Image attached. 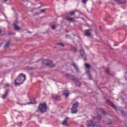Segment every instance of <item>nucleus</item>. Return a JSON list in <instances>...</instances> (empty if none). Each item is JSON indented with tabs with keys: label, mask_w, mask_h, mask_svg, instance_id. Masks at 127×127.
Returning <instances> with one entry per match:
<instances>
[{
	"label": "nucleus",
	"mask_w": 127,
	"mask_h": 127,
	"mask_svg": "<svg viewBox=\"0 0 127 127\" xmlns=\"http://www.w3.org/2000/svg\"><path fill=\"white\" fill-rule=\"evenodd\" d=\"M26 80V76L25 75L20 73L17 78L15 80L14 84L15 86H20L21 84H23L24 81Z\"/></svg>",
	"instance_id": "1"
},
{
	"label": "nucleus",
	"mask_w": 127,
	"mask_h": 127,
	"mask_svg": "<svg viewBox=\"0 0 127 127\" xmlns=\"http://www.w3.org/2000/svg\"><path fill=\"white\" fill-rule=\"evenodd\" d=\"M38 110L40 113H45L47 111V105L45 103L40 104Z\"/></svg>",
	"instance_id": "2"
},
{
	"label": "nucleus",
	"mask_w": 127,
	"mask_h": 127,
	"mask_svg": "<svg viewBox=\"0 0 127 127\" xmlns=\"http://www.w3.org/2000/svg\"><path fill=\"white\" fill-rule=\"evenodd\" d=\"M79 106V103L76 102L75 104H73L72 108H71V114H76L77 112H78V106Z\"/></svg>",
	"instance_id": "3"
},
{
	"label": "nucleus",
	"mask_w": 127,
	"mask_h": 127,
	"mask_svg": "<svg viewBox=\"0 0 127 127\" xmlns=\"http://www.w3.org/2000/svg\"><path fill=\"white\" fill-rule=\"evenodd\" d=\"M80 54L81 57H83V60H84V61H86V60H87V59L86 58V56L85 55L84 50H82V49L80 50Z\"/></svg>",
	"instance_id": "4"
},
{
	"label": "nucleus",
	"mask_w": 127,
	"mask_h": 127,
	"mask_svg": "<svg viewBox=\"0 0 127 127\" xmlns=\"http://www.w3.org/2000/svg\"><path fill=\"white\" fill-rule=\"evenodd\" d=\"M95 127V124H94V123L91 120L87 121V127Z\"/></svg>",
	"instance_id": "5"
},
{
	"label": "nucleus",
	"mask_w": 127,
	"mask_h": 127,
	"mask_svg": "<svg viewBox=\"0 0 127 127\" xmlns=\"http://www.w3.org/2000/svg\"><path fill=\"white\" fill-rule=\"evenodd\" d=\"M107 103H108V104L110 105V106H111V107H112V108H113L115 110H117V106H116V105H115L114 104H113V103H112L109 100H107Z\"/></svg>",
	"instance_id": "6"
},
{
	"label": "nucleus",
	"mask_w": 127,
	"mask_h": 127,
	"mask_svg": "<svg viewBox=\"0 0 127 127\" xmlns=\"http://www.w3.org/2000/svg\"><path fill=\"white\" fill-rule=\"evenodd\" d=\"M46 65H47V66H49V67H54V66H55L51 61H48V63H46Z\"/></svg>",
	"instance_id": "7"
},
{
	"label": "nucleus",
	"mask_w": 127,
	"mask_h": 127,
	"mask_svg": "<svg viewBox=\"0 0 127 127\" xmlns=\"http://www.w3.org/2000/svg\"><path fill=\"white\" fill-rule=\"evenodd\" d=\"M67 120H68V117H66L64 120L62 122V124L63 126H65V127H68V124L67 123Z\"/></svg>",
	"instance_id": "8"
},
{
	"label": "nucleus",
	"mask_w": 127,
	"mask_h": 127,
	"mask_svg": "<svg viewBox=\"0 0 127 127\" xmlns=\"http://www.w3.org/2000/svg\"><path fill=\"white\" fill-rule=\"evenodd\" d=\"M63 95H64L66 98H67V97H69V91H68V90H64Z\"/></svg>",
	"instance_id": "9"
},
{
	"label": "nucleus",
	"mask_w": 127,
	"mask_h": 127,
	"mask_svg": "<svg viewBox=\"0 0 127 127\" xmlns=\"http://www.w3.org/2000/svg\"><path fill=\"white\" fill-rule=\"evenodd\" d=\"M85 34L86 36H91V33L90 32V29L86 30Z\"/></svg>",
	"instance_id": "10"
},
{
	"label": "nucleus",
	"mask_w": 127,
	"mask_h": 127,
	"mask_svg": "<svg viewBox=\"0 0 127 127\" xmlns=\"http://www.w3.org/2000/svg\"><path fill=\"white\" fill-rule=\"evenodd\" d=\"M14 28L15 30H20V28H19V27H18V26H17V25H16V24H15V23H14Z\"/></svg>",
	"instance_id": "11"
},
{
	"label": "nucleus",
	"mask_w": 127,
	"mask_h": 127,
	"mask_svg": "<svg viewBox=\"0 0 127 127\" xmlns=\"http://www.w3.org/2000/svg\"><path fill=\"white\" fill-rule=\"evenodd\" d=\"M66 20H68V21H75V18H69V17H66Z\"/></svg>",
	"instance_id": "12"
},
{
	"label": "nucleus",
	"mask_w": 127,
	"mask_h": 127,
	"mask_svg": "<svg viewBox=\"0 0 127 127\" xmlns=\"http://www.w3.org/2000/svg\"><path fill=\"white\" fill-rule=\"evenodd\" d=\"M115 1L118 2V3H125V1L124 0H115Z\"/></svg>",
	"instance_id": "13"
},
{
	"label": "nucleus",
	"mask_w": 127,
	"mask_h": 127,
	"mask_svg": "<svg viewBox=\"0 0 127 127\" xmlns=\"http://www.w3.org/2000/svg\"><path fill=\"white\" fill-rule=\"evenodd\" d=\"M7 91H5L4 94L2 95V99H5V98H6V97L7 96Z\"/></svg>",
	"instance_id": "14"
},
{
	"label": "nucleus",
	"mask_w": 127,
	"mask_h": 127,
	"mask_svg": "<svg viewBox=\"0 0 127 127\" xmlns=\"http://www.w3.org/2000/svg\"><path fill=\"white\" fill-rule=\"evenodd\" d=\"M29 104H35V100L34 99H32L31 100V102L27 103V105H29Z\"/></svg>",
	"instance_id": "15"
},
{
	"label": "nucleus",
	"mask_w": 127,
	"mask_h": 127,
	"mask_svg": "<svg viewBox=\"0 0 127 127\" xmlns=\"http://www.w3.org/2000/svg\"><path fill=\"white\" fill-rule=\"evenodd\" d=\"M73 67L75 68V70L76 71H78V66H77V65H76V64H75L74 63L73 64Z\"/></svg>",
	"instance_id": "16"
},
{
	"label": "nucleus",
	"mask_w": 127,
	"mask_h": 127,
	"mask_svg": "<svg viewBox=\"0 0 127 127\" xmlns=\"http://www.w3.org/2000/svg\"><path fill=\"white\" fill-rule=\"evenodd\" d=\"M99 111L101 112V113H102L103 115H106V112L104 111V110L102 108L99 109Z\"/></svg>",
	"instance_id": "17"
},
{
	"label": "nucleus",
	"mask_w": 127,
	"mask_h": 127,
	"mask_svg": "<svg viewBox=\"0 0 127 127\" xmlns=\"http://www.w3.org/2000/svg\"><path fill=\"white\" fill-rule=\"evenodd\" d=\"M75 12H76V11H73L72 12H70L69 14L70 15H74V14H75Z\"/></svg>",
	"instance_id": "18"
},
{
	"label": "nucleus",
	"mask_w": 127,
	"mask_h": 127,
	"mask_svg": "<svg viewBox=\"0 0 127 127\" xmlns=\"http://www.w3.org/2000/svg\"><path fill=\"white\" fill-rule=\"evenodd\" d=\"M9 43H7L5 45V46H4V48H5V49L6 48H7V47H9Z\"/></svg>",
	"instance_id": "19"
},
{
	"label": "nucleus",
	"mask_w": 127,
	"mask_h": 127,
	"mask_svg": "<svg viewBox=\"0 0 127 127\" xmlns=\"http://www.w3.org/2000/svg\"><path fill=\"white\" fill-rule=\"evenodd\" d=\"M85 65L86 68H87V69H90V64H85Z\"/></svg>",
	"instance_id": "20"
},
{
	"label": "nucleus",
	"mask_w": 127,
	"mask_h": 127,
	"mask_svg": "<svg viewBox=\"0 0 127 127\" xmlns=\"http://www.w3.org/2000/svg\"><path fill=\"white\" fill-rule=\"evenodd\" d=\"M88 0H82V2L83 3H85V4H86V3H87V1H88Z\"/></svg>",
	"instance_id": "21"
},
{
	"label": "nucleus",
	"mask_w": 127,
	"mask_h": 127,
	"mask_svg": "<svg viewBox=\"0 0 127 127\" xmlns=\"http://www.w3.org/2000/svg\"><path fill=\"white\" fill-rule=\"evenodd\" d=\"M106 71L107 74H110V69L109 68H107L106 69Z\"/></svg>",
	"instance_id": "22"
},
{
	"label": "nucleus",
	"mask_w": 127,
	"mask_h": 127,
	"mask_svg": "<svg viewBox=\"0 0 127 127\" xmlns=\"http://www.w3.org/2000/svg\"><path fill=\"white\" fill-rule=\"evenodd\" d=\"M46 10V9H41V12H42V13L45 12Z\"/></svg>",
	"instance_id": "23"
},
{
	"label": "nucleus",
	"mask_w": 127,
	"mask_h": 127,
	"mask_svg": "<svg viewBox=\"0 0 127 127\" xmlns=\"http://www.w3.org/2000/svg\"><path fill=\"white\" fill-rule=\"evenodd\" d=\"M56 28V27L55 26V25L52 26V29H55Z\"/></svg>",
	"instance_id": "24"
},
{
	"label": "nucleus",
	"mask_w": 127,
	"mask_h": 127,
	"mask_svg": "<svg viewBox=\"0 0 127 127\" xmlns=\"http://www.w3.org/2000/svg\"><path fill=\"white\" fill-rule=\"evenodd\" d=\"M58 45H61V46H62V47L64 46V44H61V43H58Z\"/></svg>",
	"instance_id": "25"
},
{
	"label": "nucleus",
	"mask_w": 127,
	"mask_h": 127,
	"mask_svg": "<svg viewBox=\"0 0 127 127\" xmlns=\"http://www.w3.org/2000/svg\"><path fill=\"white\" fill-rule=\"evenodd\" d=\"M101 118H102L101 117V115L98 116L97 117V119H98V120H101Z\"/></svg>",
	"instance_id": "26"
},
{
	"label": "nucleus",
	"mask_w": 127,
	"mask_h": 127,
	"mask_svg": "<svg viewBox=\"0 0 127 127\" xmlns=\"http://www.w3.org/2000/svg\"><path fill=\"white\" fill-rule=\"evenodd\" d=\"M66 77H71V75H70V74H66Z\"/></svg>",
	"instance_id": "27"
},
{
	"label": "nucleus",
	"mask_w": 127,
	"mask_h": 127,
	"mask_svg": "<svg viewBox=\"0 0 127 127\" xmlns=\"http://www.w3.org/2000/svg\"><path fill=\"white\" fill-rule=\"evenodd\" d=\"M112 124H113V122H112V121H110L109 123H107L108 125H112Z\"/></svg>",
	"instance_id": "28"
},
{
	"label": "nucleus",
	"mask_w": 127,
	"mask_h": 127,
	"mask_svg": "<svg viewBox=\"0 0 127 127\" xmlns=\"http://www.w3.org/2000/svg\"><path fill=\"white\" fill-rule=\"evenodd\" d=\"M89 80H92V76L91 75H89Z\"/></svg>",
	"instance_id": "29"
},
{
	"label": "nucleus",
	"mask_w": 127,
	"mask_h": 127,
	"mask_svg": "<svg viewBox=\"0 0 127 127\" xmlns=\"http://www.w3.org/2000/svg\"><path fill=\"white\" fill-rule=\"evenodd\" d=\"M76 85H77V86H80V82H77L76 83Z\"/></svg>",
	"instance_id": "30"
},
{
	"label": "nucleus",
	"mask_w": 127,
	"mask_h": 127,
	"mask_svg": "<svg viewBox=\"0 0 127 127\" xmlns=\"http://www.w3.org/2000/svg\"><path fill=\"white\" fill-rule=\"evenodd\" d=\"M73 49H74L75 52H76L77 51V48H74Z\"/></svg>",
	"instance_id": "31"
},
{
	"label": "nucleus",
	"mask_w": 127,
	"mask_h": 127,
	"mask_svg": "<svg viewBox=\"0 0 127 127\" xmlns=\"http://www.w3.org/2000/svg\"><path fill=\"white\" fill-rule=\"evenodd\" d=\"M100 30L102 31V28L100 27Z\"/></svg>",
	"instance_id": "32"
},
{
	"label": "nucleus",
	"mask_w": 127,
	"mask_h": 127,
	"mask_svg": "<svg viewBox=\"0 0 127 127\" xmlns=\"http://www.w3.org/2000/svg\"><path fill=\"white\" fill-rule=\"evenodd\" d=\"M7 0H3L4 1H6Z\"/></svg>",
	"instance_id": "33"
},
{
	"label": "nucleus",
	"mask_w": 127,
	"mask_h": 127,
	"mask_svg": "<svg viewBox=\"0 0 127 127\" xmlns=\"http://www.w3.org/2000/svg\"><path fill=\"white\" fill-rule=\"evenodd\" d=\"M1 32V30L0 29V33Z\"/></svg>",
	"instance_id": "34"
},
{
	"label": "nucleus",
	"mask_w": 127,
	"mask_h": 127,
	"mask_svg": "<svg viewBox=\"0 0 127 127\" xmlns=\"http://www.w3.org/2000/svg\"><path fill=\"white\" fill-rule=\"evenodd\" d=\"M6 85H7V86H9L8 84H7Z\"/></svg>",
	"instance_id": "35"
}]
</instances>
